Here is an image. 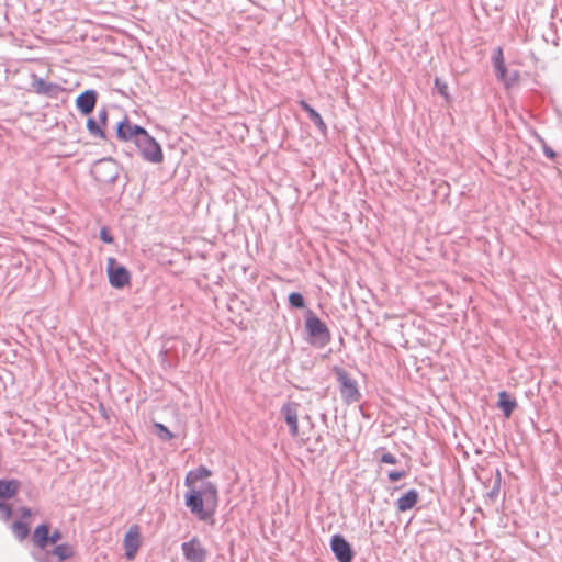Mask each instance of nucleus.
Returning a JSON list of instances; mask_svg holds the SVG:
<instances>
[{
  "label": "nucleus",
  "mask_w": 562,
  "mask_h": 562,
  "mask_svg": "<svg viewBox=\"0 0 562 562\" xmlns=\"http://www.w3.org/2000/svg\"><path fill=\"white\" fill-rule=\"evenodd\" d=\"M212 475V471L205 465H199L190 470L184 477V485L189 490L184 494V505L190 513L199 520L213 524L214 515L218 505V491L215 483L205 481L200 488L193 484Z\"/></svg>",
  "instance_id": "1"
},
{
  "label": "nucleus",
  "mask_w": 562,
  "mask_h": 562,
  "mask_svg": "<svg viewBox=\"0 0 562 562\" xmlns=\"http://www.w3.org/2000/svg\"><path fill=\"white\" fill-rule=\"evenodd\" d=\"M304 329L307 335V342L317 348H324L331 340L328 326L311 310L305 313Z\"/></svg>",
  "instance_id": "2"
},
{
  "label": "nucleus",
  "mask_w": 562,
  "mask_h": 562,
  "mask_svg": "<svg viewBox=\"0 0 562 562\" xmlns=\"http://www.w3.org/2000/svg\"><path fill=\"white\" fill-rule=\"evenodd\" d=\"M333 373L339 385V392L342 401L347 404L357 403L361 398V393L358 387V382L351 374L339 366L333 367Z\"/></svg>",
  "instance_id": "3"
},
{
  "label": "nucleus",
  "mask_w": 562,
  "mask_h": 562,
  "mask_svg": "<svg viewBox=\"0 0 562 562\" xmlns=\"http://www.w3.org/2000/svg\"><path fill=\"white\" fill-rule=\"evenodd\" d=\"M143 160L151 164H161L164 161V151L160 144L145 128L144 132L134 142Z\"/></svg>",
  "instance_id": "4"
},
{
  "label": "nucleus",
  "mask_w": 562,
  "mask_h": 562,
  "mask_svg": "<svg viewBox=\"0 0 562 562\" xmlns=\"http://www.w3.org/2000/svg\"><path fill=\"white\" fill-rule=\"evenodd\" d=\"M121 171L115 159L108 157L95 161L91 168L94 180L102 184L114 183Z\"/></svg>",
  "instance_id": "5"
},
{
  "label": "nucleus",
  "mask_w": 562,
  "mask_h": 562,
  "mask_svg": "<svg viewBox=\"0 0 562 562\" xmlns=\"http://www.w3.org/2000/svg\"><path fill=\"white\" fill-rule=\"evenodd\" d=\"M75 555V548L70 543H58L47 551H31L35 562H64Z\"/></svg>",
  "instance_id": "6"
},
{
  "label": "nucleus",
  "mask_w": 562,
  "mask_h": 562,
  "mask_svg": "<svg viewBox=\"0 0 562 562\" xmlns=\"http://www.w3.org/2000/svg\"><path fill=\"white\" fill-rule=\"evenodd\" d=\"M106 273L109 283L114 289H123L131 283L130 270L114 257H109L106 260Z\"/></svg>",
  "instance_id": "7"
},
{
  "label": "nucleus",
  "mask_w": 562,
  "mask_h": 562,
  "mask_svg": "<svg viewBox=\"0 0 562 562\" xmlns=\"http://www.w3.org/2000/svg\"><path fill=\"white\" fill-rule=\"evenodd\" d=\"M330 550L338 562H352L355 559V551L351 544L340 533L331 536L329 541Z\"/></svg>",
  "instance_id": "8"
},
{
  "label": "nucleus",
  "mask_w": 562,
  "mask_h": 562,
  "mask_svg": "<svg viewBox=\"0 0 562 562\" xmlns=\"http://www.w3.org/2000/svg\"><path fill=\"white\" fill-rule=\"evenodd\" d=\"M144 130L145 127L138 124H132L127 115H125L123 120L116 124L115 135L119 140L134 143Z\"/></svg>",
  "instance_id": "9"
},
{
  "label": "nucleus",
  "mask_w": 562,
  "mask_h": 562,
  "mask_svg": "<svg viewBox=\"0 0 562 562\" xmlns=\"http://www.w3.org/2000/svg\"><path fill=\"white\" fill-rule=\"evenodd\" d=\"M181 550L184 559L188 562H205L207 557L206 549L201 544L196 537L191 540L182 542Z\"/></svg>",
  "instance_id": "10"
},
{
  "label": "nucleus",
  "mask_w": 562,
  "mask_h": 562,
  "mask_svg": "<svg viewBox=\"0 0 562 562\" xmlns=\"http://www.w3.org/2000/svg\"><path fill=\"white\" fill-rule=\"evenodd\" d=\"M32 88L36 94L57 98L65 90L59 83L46 81L36 75H32Z\"/></svg>",
  "instance_id": "11"
},
{
  "label": "nucleus",
  "mask_w": 562,
  "mask_h": 562,
  "mask_svg": "<svg viewBox=\"0 0 562 562\" xmlns=\"http://www.w3.org/2000/svg\"><path fill=\"white\" fill-rule=\"evenodd\" d=\"M98 97V91L94 89L82 91L75 100L76 109L82 115H90L95 109Z\"/></svg>",
  "instance_id": "12"
},
{
  "label": "nucleus",
  "mask_w": 562,
  "mask_h": 562,
  "mask_svg": "<svg viewBox=\"0 0 562 562\" xmlns=\"http://www.w3.org/2000/svg\"><path fill=\"white\" fill-rule=\"evenodd\" d=\"M299 403L288 401L280 409L292 437H296L299 434Z\"/></svg>",
  "instance_id": "13"
},
{
  "label": "nucleus",
  "mask_w": 562,
  "mask_h": 562,
  "mask_svg": "<svg viewBox=\"0 0 562 562\" xmlns=\"http://www.w3.org/2000/svg\"><path fill=\"white\" fill-rule=\"evenodd\" d=\"M32 541L37 548L36 551H47L50 546V525L48 522L37 525L33 530Z\"/></svg>",
  "instance_id": "14"
},
{
  "label": "nucleus",
  "mask_w": 562,
  "mask_h": 562,
  "mask_svg": "<svg viewBox=\"0 0 562 562\" xmlns=\"http://www.w3.org/2000/svg\"><path fill=\"white\" fill-rule=\"evenodd\" d=\"M139 527L137 525H133L125 533L123 539L125 557L127 560H132L135 558L136 552L139 548Z\"/></svg>",
  "instance_id": "15"
},
{
  "label": "nucleus",
  "mask_w": 562,
  "mask_h": 562,
  "mask_svg": "<svg viewBox=\"0 0 562 562\" xmlns=\"http://www.w3.org/2000/svg\"><path fill=\"white\" fill-rule=\"evenodd\" d=\"M20 488L21 482L18 479H0V501L15 497Z\"/></svg>",
  "instance_id": "16"
},
{
  "label": "nucleus",
  "mask_w": 562,
  "mask_h": 562,
  "mask_svg": "<svg viewBox=\"0 0 562 562\" xmlns=\"http://www.w3.org/2000/svg\"><path fill=\"white\" fill-rule=\"evenodd\" d=\"M418 499V492L415 488H411L396 499L395 505L398 512L404 513L415 507Z\"/></svg>",
  "instance_id": "17"
},
{
  "label": "nucleus",
  "mask_w": 562,
  "mask_h": 562,
  "mask_svg": "<svg viewBox=\"0 0 562 562\" xmlns=\"http://www.w3.org/2000/svg\"><path fill=\"white\" fill-rule=\"evenodd\" d=\"M496 406L503 412L505 418H509L517 407V401L507 391H501Z\"/></svg>",
  "instance_id": "18"
},
{
  "label": "nucleus",
  "mask_w": 562,
  "mask_h": 562,
  "mask_svg": "<svg viewBox=\"0 0 562 562\" xmlns=\"http://www.w3.org/2000/svg\"><path fill=\"white\" fill-rule=\"evenodd\" d=\"M496 78L503 82L506 87H510L513 83L518 81L519 72L517 70L512 74L508 72L506 66L494 70Z\"/></svg>",
  "instance_id": "19"
},
{
  "label": "nucleus",
  "mask_w": 562,
  "mask_h": 562,
  "mask_svg": "<svg viewBox=\"0 0 562 562\" xmlns=\"http://www.w3.org/2000/svg\"><path fill=\"white\" fill-rule=\"evenodd\" d=\"M86 127H87L89 134L91 136H93L94 138H99V139L106 138L104 128L98 123V121L94 117H92V116L88 117Z\"/></svg>",
  "instance_id": "20"
},
{
  "label": "nucleus",
  "mask_w": 562,
  "mask_h": 562,
  "mask_svg": "<svg viewBox=\"0 0 562 562\" xmlns=\"http://www.w3.org/2000/svg\"><path fill=\"white\" fill-rule=\"evenodd\" d=\"M11 530L20 541L24 540L30 535V527L27 522L23 520H15L11 526Z\"/></svg>",
  "instance_id": "21"
},
{
  "label": "nucleus",
  "mask_w": 562,
  "mask_h": 562,
  "mask_svg": "<svg viewBox=\"0 0 562 562\" xmlns=\"http://www.w3.org/2000/svg\"><path fill=\"white\" fill-rule=\"evenodd\" d=\"M154 432L161 441H170L175 438V434L169 430L162 423H154Z\"/></svg>",
  "instance_id": "22"
},
{
  "label": "nucleus",
  "mask_w": 562,
  "mask_h": 562,
  "mask_svg": "<svg viewBox=\"0 0 562 562\" xmlns=\"http://www.w3.org/2000/svg\"><path fill=\"white\" fill-rule=\"evenodd\" d=\"M308 119L313 122V124L317 127V130L323 134L326 135L327 133V125L324 122L322 115L313 109L310 114H307Z\"/></svg>",
  "instance_id": "23"
},
{
  "label": "nucleus",
  "mask_w": 562,
  "mask_h": 562,
  "mask_svg": "<svg viewBox=\"0 0 562 562\" xmlns=\"http://www.w3.org/2000/svg\"><path fill=\"white\" fill-rule=\"evenodd\" d=\"M288 302L292 308H304L306 305L305 299L300 292H291L288 296Z\"/></svg>",
  "instance_id": "24"
},
{
  "label": "nucleus",
  "mask_w": 562,
  "mask_h": 562,
  "mask_svg": "<svg viewBox=\"0 0 562 562\" xmlns=\"http://www.w3.org/2000/svg\"><path fill=\"white\" fill-rule=\"evenodd\" d=\"M501 484H502V474H501V471L498 469H496V472H495V480H494V484H493V487L491 488L490 492H487V497L491 499V501H495L499 494V490H501Z\"/></svg>",
  "instance_id": "25"
},
{
  "label": "nucleus",
  "mask_w": 562,
  "mask_h": 562,
  "mask_svg": "<svg viewBox=\"0 0 562 562\" xmlns=\"http://www.w3.org/2000/svg\"><path fill=\"white\" fill-rule=\"evenodd\" d=\"M13 514L11 504L5 501H0V520L7 522L10 520Z\"/></svg>",
  "instance_id": "26"
},
{
  "label": "nucleus",
  "mask_w": 562,
  "mask_h": 562,
  "mask_svg": "<svg viewBox=\"0 0 562 562\" xmlns=\"http://www.w3.org/2000/svg\"><path fill=\"white\" fill-rule=\"evenodd\" d=\"M493 66H494V70L497 69V68H502V67H505V61H504V56H503V50L501 47H498L495 52H494V55H493Z\"/></svg>",
  "instance_id": "27"
},
{
  "label": "nucleus",
  "mask_w": 562,
  "mask_h": 562,
  "mask_svg": "<svg viewBox=\"0 0 562 562\" xmlns=\"http://www.w3.org/2000/svg\"><path fill=\"white\" fill-rule=\"evenodd\" d=\"M435 88L437 89L438 93L441 97H443L446 100L449 99L448 85L445 81H442L439 78H436L435 79Z\"/></svg>",
  "instance_id": "28"
},
{
  "label": "nucleus",
  "mask_w": 562,
  "mask_h": 562,
  "mask_svg": "<svg viewBox=\"0 0 562 562\" xmlns=\"http://www.w3.org/2000/svg\"><path fill=\"white\" fill-rule=\"evenodd\" d=\"M99 236H100V239L104 244H112L114 241V237H113V235L111 234L110 229L106 226H103L100 229V235Z\"/></svg>",
  "instance_id": "29"
},
{
  "label": "nucleus",
  "mask_w": 562,
  "mask_h": 562,
  "mask_svg": "<svg viewBox=\"0 0 562 562\" xmlns=\"http://www.w3.org/2000/svg\"><path fill=\"white\" fill-rule=\"evenodd\" d=\"M407 475V472L405 470H391L387 473V479L391 482H396Z\"/></svg>",
  "instance_id": "30"
},
{
  "label": "nucleus",
  "mask_w": 562,
  "mask_h": 562,
  "mask_svg": "<svg viewBox=\"0 0 562 562\" xmlns=\"http://www.w3.org/2000/svg\"><path fill=\"white\" fill-rule=\"evenodd\" d=\"M540 142L542 144L543 155L553 160L557 157V153L544 142L543 138H540Z\"/></svg>",
  "instance_id": "31"
},
{
  "label": "nucleus",
  "mask_w": 562,
  "mask_h": 562,
  "mask_svg": "<svg viewBox=\"0 0 562 562\" xmlns=\"http://www.w3.org/2000/svg\"><path fill=\"white\" fill-rule=\"evenodd\" d=\"M379 460L380 462L387 464H395L397 462V459L390 452H383Z\"/></svg>",
  "instance_id": "32"
},
{
  "label": "nucleus",
  "mask_w": 562,
  "mask_h": 562,
  "mask_svg": "<svg viewBox=\"0 0 562 562\" xmlns=\"http://www.w3.org/2000/svg\"><path fill=\"white\" fill-rule=\"evenodd\" d=\"M98 123L104 128L108 123V110L102 108L98 111Z\"/></svg>",
  "instance_id": "33"
},
{
  "label": "nucleus",
  "mask_w": 562,
  "mask_h": 562,
  "mask_svg": "<svg viewBox=\"0 0 562 562\" xmlns=\"http://www.w3.org/2000/svg\"><path fill=\"white\" fill-rule=\"evenodd\" d=\"M63 539V533L59 529H54L50 531V544H58V542Z\"/></svg>",
  "instance_id": "34"
},
{
  "label": "nucleus",
  "mask_w": 562,
  "mask_h": 562,
  "mask_svg": "<svg viewBox=\"0 0 562 562\" xmlns=\"http://www.w3.org/2000/svg\"><path fill=\"white\" fill-rule=\"evenodd\" d=\"M159 358L161 360V364L164 368H172L175 367L173 363H171L169 360H168V357H167V350H160L159 352Z\"/></svg>",
  "instance_id": "35"
},
{
  "label": "nucleus",
  "mask_w": 562,
  "mask_h": 562,
  "mask_svg": "<svg viewBox=\"0 0 562 562\" xmlns=\"http://www.w3.org/2000/svg\"><path fill=\"white\" fill-rule=\"evenodd\" d=\"M299 106L304 111L306 112V114H310V112L314 109L313 106L310 105L308 102H306L305 100H300L297 102Z\"/></svg>",
  "instance_id": "36"
},
{
  "label": "nucleus",
  "mask_w": 562,
  "mask_h": 562,
  "mask_svg": "<svg viewBox=\"0 0 562 562\" xmlns=\"http://www.w3.org/2000/svg\"><path fill=\"white\" fill-rule=\"evenodd\" d=\"M299 106L304 111L306 112V114H310V112L314 109L313 106L310 105L308 102H306L305 100H300L297 102Z\"/></svg>",
  "instance_id": "37"
},
{
  "label": "nucleus",
  "mask_w": 562,
  "mask_h": 562,
  "mask_svg": "<svg viewBox=\"0 0 562 562\" xmlns=\"http://www.w3.org/2000/svg\"><path fill=\"white\" fill-rule=\"evenodd\" d=\"M20 512H21V518L23 520H26V519H29L32 516V509L29 508V507L22 506L20 508Z\"/></svg>",
  "instance_id": "38"
},
{
  "label": "nucleus",
  "mask_w": 562,
  "mask_h": 562,
  "mask_svg": "<svg viewBox=\"0 0 562 562\" xmlns=\"http://www.w3.org/2000/svg\"><path fill=\"white\" fill-rule=\"evenodd\" d=\"M98 412L100 413V415H101L104 419L109 420L110 416H109L108 409H106V407L104 406V404H103V403H99V405H98Z\"/></svg>",
  "instance_id": "39"
},
{
  "label": "nucleus",
  "mask_w": 562,
  "mask_h": 562,
  "mask_svg": "<svg viewBox=\"0 0 562 562\" xmlns=\"http://www.w3.org/2000/svg\"><path fill=\"white\" fill-rule=\"evenodd\" d=\"M551 26H552V27H554V29L557 30V27H558L557 22H555V21H553V22L551 23Z\"/></svg>",
  "instance_id": "40"
},
{
  "label": "nucleus",
  "mask_w": 562,
  "mask_h": 562,
  "mask_svg": "<svg viewBox=\"0 0 562 562\" xmlns=\"http://www.w3.org/2000/svg\"><path fill=\"white\" fill-rule=\"evenodd\" d=\"M559 22H560V23H561V25H562V20H560Z\"/></svg>",
  "instance_id": "41"
}]
</instances>
